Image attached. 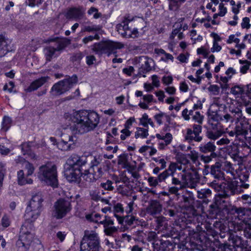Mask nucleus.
Segmentation results:
<instances>
[{"label": "nucleus", "instance_id": "9", "mask_svg": "<svg viewBox=\"0 0 251 251\" xmlns=\"http://www.w3.org/2000/svg\"><path fill=\"white\" fill-rule=\"evenodd\" d=\"M87 161L88 157L86 156L73 154L67 159L66 165L82 172L87 169Z\"/></svg>", "mask_w": 251, "mask_h": 251}, {"label": "nucleus", "instance_id": "56", "mask_svg": "<svg viewBox=\"0 0 251 251\" xmlns=\"http://www.w3.org/2000/svg\"><path fill=\"white\" fill-rule=\"evenodd\" d=\"M217 155H212L210 154L209 155H201L200 156L201 160L205 164H207L210 162L212 159L216 157Z\"/></svg>", "mask_w": 251, "mask_h": 251}, {"label": "nucleus", "instance_id": "61", "mask_svg": "<svg viewBox=\"0 0 251 251\" xmlns=\"http://www.w3.org/2000/svg\"><path fill=\"white\" fill-rule=\"evenodd\" d=\"M148 115L146 113H145L143 115L142 117L140 119V124L145 127L148 128Z\"/></svg>", "mask_w": 251, "mask_h": 251}, {"label": "nucleus", "instance_id": "59", "mask_svg": "<svg viewBox=\"0 0 251 251\" xmlns=\"http://www.w3.org/2000/svg\"><path fill=\"white\" fill-rule=\"evenodd\" d=\"M89 195L91 200L98 201L100 200V196L99 195L98 192L95 190L90 191Z\"/></svg>", "mask_w": 251, "mask_h": 251}, {"label": "nucleus", "instance_id": "42", "mask_svg": "<svg viewBox=\"0 0 251 251\" xmlns=\"http://www.w3.org/2000/svg\"><path fill=\"white\" fill-rule=\"evenodd\" d=\"M85 218L88 221L100 224V220L101 218V215L98 213H91L87 214L85 216Z\"/></svg>", "mask_w": 251, "mask_h": 251}, {"label": "nucleus", "instance_id": "16", "mask_svg": "<svg viewBox=\"0 0 251 251\" xmlns=\"http://www.w3.org/2000/svg\"><path fill=\"white\" fill-rule=\"evenodd\" d=\"M226 191H224L222 194H219V196L222 198L229 197L230 195H234L241 192L238 189L237 182L236 181H228L226 184Z\"/></svg>", "mask_w": 251, "mask_h": 251}, {"label": "nucleus", "instance_id": "32", "mask_svg": "<svg viewBox=\"0 0 251 251\" xmlns=\"http://www.w3.org/2000/svg\"><path fill=\"white\" fill-rule=\"evenodd\" d=\"M212 192L210 189H201L197 191V196L199 199H203V201L207 203L209 198L211 196Z\"/></svg>", "mask_w": 251, "mask_h": 251}, {"label": "nucleus", "instance_id": "54", "mask_svg": "<svg viewBox=\"0 0 251 251\" xmlns=\"http://www.w3.org/2000/svg\"><path fill=\"white\" fill-rule=\"evenodd\" d=\"M243 92V89L239 86H235L231 88L230 93L235 96L241 95Z\"/></svg>", "mask_w": 251, "mask_h": 251}, {"label": "nucleus", "instance_id": "31", "mask_svg": "<svg viewBox=\"0 0 251 251\" xmlns=\"http://www.w3.org/2000/svg\"><path fill=\"white\" fill-rule=\"evenodd\" d=\"M145 61L144 64H142L141 68L139 70V74H145L147 73L150 72L151 70V65L153 63V61L152 59L145 57Z\"/></svg>", "mask_w": 251, "mask_h": 251}, {"label": "nucleus", "instance_id": "58", "mask_svg": "<svg viewBox=\"0 0 251 251\" xmlns=\"http://www.w3.org/2000/svg\"><path fill=\"white\" fill-rule=\"evenodd\" d=\"M192 118L198 124H202L203 120V116L200 114L199 112H196L195 114L193 115Z\"/></svg>", "mask_w": 251, "mask_h": 251}, {"label": "nucleus", "instance_id": "19", "mask_svg": "<svg viewBox=\"0 0 251 251\" xmlns=\"http://www.w3.org/2000/svg\"><path fill=\"white\" fill-rule=\"evenodd\" d=\"M162 206L157 200H151L150 201L146 211L148 214L154 216L159 214L162 211Z\"/></svg>", "mask_w": 251, "mask_h": 251}, {"label": "nucleus", "instance_id": "46", "mask_svg": "<svg viewBox=\"0 0 251 251\" xmlns=\"http://www.w3.org/2000/svg\"><path fill=\"white\" fill-rule=\"evenodd\" d=\"M156 136L158 139L164 140L166 145L170 144L173 139L172 135L170 133H166L164 136H162L160 134H156Z\"/></svg>", "mask_w": 251, "mask_h": 251}, {"label": "nucleus", "instance_id": "38", "mask_svg": "<svg viewBox=\"0 0 251 251\" xmlns=\"http://www.w3.org/2000/svg\"><path fill=\"white\" fill-rule=\"evenodd\" d=\"M134 236V239L143 243H145V239L147 238V234L143 230H137L134 232L133 234Z\"/></svg>", "mask_w": 251, "mask_h": 251}, {"label": "nucleus", "instance_id": "11", "mask_svg": "<svg viewBox=\"0 0 251 251\" xmlns=\"http://www.w3.org/2000/svg\"><path fill=\"white\" fill-rule=\"evenodd\" d=\"M90 158H91L90 170L97 178H100L103 174L105 167L103 158L101 155L90 156L89 157V159Z\"/></svg>", "mask_w": 251, "mask_h": 251}, {"label": "nucleus", "instance_id": "4", "mask_svg": "<svg viewBox=\"0 0 251 251\" xmlns=\"http://www.w3.org/2000/svg\"><path fill=\"white\" fill-rule=\"evenodd\" d=\"M100 238L94 232L85 233L80 245V251H100Z\"/></svg>", "mask_w": 251, "mask_h": 251}, {"label": "nucleus", "instance_id": "6", "mask_svg": "<svg viewBox=\"0 0 251 251\" xmlns=\"http://www.w3.org/2000/svg\"><path fill=\"white\" fill-rule=\"evenodd\" d=\"M77 82V77L74 75L55 83L52 87L50 93L52 96H59L69 91Z\"/></svg>", "mask_w": 251, "mask_h": 251}, {"label": "nucleus", "instance_id": "15", "mask_svg": "<svg viewBox=\"0 0 251 251\" xmlns=\"http://www.w3.org/2000/svg\"><path fill=\"white\" fill-rule=\"evenodd\" d=\"M250 208H246L243 207H237L234 205H230L227 208V212L230 215H234L235 219L237 218L239 220H242L244 216L251 212Z\"/></svg>", "mask_w": 251, "mask_h": 251}, {"label": "nucleus", "instance_id": "51", "mask_svg": "<svg viewBox=\"0 0 251 251\" xmlns=\"http://www.w3.org/2000/svg\"><path fill=\"white\" fill-rule=\"evenodd\" d=\"M163 117H165L167 120L170 119V117L168 115H167L165 113L163 112H160L158 114H157L154 116V119L159 125L163 124L162 119Z\"/></svg>", "mask_w": 251, "mask_h": 251}, {"label": "nucleus", "instance_id": "64", "mask_svg": "<svg viewBox=\"0 0 251 251\" xmlns=\"http://www.w3.org/2000/svg\"><path fill=\"white\" fill-rule=\"evenodd\" d=\"M208 89L209 91L213 92L214 95L218 94L220 91L219 87L216 85H211Z\"/></svg>", "mask_w": 251, "mask_h": 251}, {"label": "nucleus", "instance_id": "62", "mask_svg": "<svg viewBox=\"0 0 251 251\" xmlns=\"http://www.w3.org/2000/svg\"><path fill=\"white\" fill-rule=\"evenodd\" d=\"M250 19L248 17H245L243 19L241 26L243 28L249 29L250 28Z\"/></svg>", "mask_w": 251, "mask_h": 251}, {"label": "nucleus", "instance_id": "55", "mask_svg": "<svg viewBox=\"0 0 251 251\" xmlns=\"http://www.w3.org/2000/svg\"><path fill=\"white\" fill-rule=\"evenodd\" d=\"M11 122V120L9 117L4 116L2 122V129L6 131L10 127Z\"/></svg>", "mask_w": 251, "mask_h": 251}, {"label": "nucleus", "instance_id": "29", "mask_svg": "<svg viewBox=\"0 0 251 251\" xmlns=\"http://www.w3.org/2000/svg\"><path fill=\"white\" fill-rule=\"evenodd\" d=\"M48 78V77L44 76L33 81L27 88L26 91L28 92H31L36 90L39 87L43 85L47 81Z\"/></svg>", "mask_w": 251, "mask_h": 251}, {"label": "nucleus", "instance_id": "20", "mask_svg": "<svg viewBox=\"0 0 251 251\" xmlns=\"http://www.w3.org/2000/svg\"><path fill=\"white\" fill-rule=\"evenodd\" d=\"M12 50L11 46V41L0 35V57H3L8 52Z\"/></svg>", "mask_w": 251, "mask_h": 251}, {"label": "nucleus", "instance_id": "47", "mask_svg": "<svg viewBox=\"0 0 251 251\" xmlns=\"http://www.w3.org/2000/svg\"><path fill=\"white\" fill-rule=\"evenodd\" d=\"M229 111L232 114H234V115L237 118H241L242 119L243 114L240 108L230 105L229 106Z\"/></svg>", "mask_w": 251, "mask_h": 251}, {"label": "nucleus", "instance_id": "57", "mask_svg": "<svg viewBox=\"0 0 251 251\" xmlns=\"http://www.w3.org/2000/svg\"><path fill=\"white\" fill-rule=\"evenodd\" d=\"M16 246L18 249V251H26L29 248L25 245V243L20 239L16 242Z\"/></svg>", "mask_w": 251, "mask_h": 251}, {"label": "nucleus", "instance_id": "1", "mask_svg": "<svg viewBox=\"0 0 251 251\" xmlns=\"http://www.w3.org/2000/svg\"><path fill=\"white\" fill-rule=\"evenodd\" d=\"M66 124L74 134H83L93 130L99 123V115L94 111L81 110L64 115Z\"/></svg>", "mask_w": 251, "mask_h": 251}, {"label": "nucleus", "instance_id": "37", "mask_svg": "<svg viewBox=\"0 0 251 251\" xmlns=\"http://www.w3.org/2000/svg\"><path fill=\"white\" fill-rule=\"evenodd\" d=\"M169 1V8L170 10H176L179 8L181 5L186 0H168Z\"/></svg>", "mask_w": 251, "mask_h": 251}, {"label": "nucleus", "instance_id": "27", "mask_svg": "<svg viewBox=\"0 0 251 251\" xmlns=\"http://www.w3.org/2000/svg\"><path fill=\"white\" fill-rule=\"evenodd\" d=\"M25 226L23 225L21 228V235L20 238L25 243V245L28 248L32 243L33 235L29 232H26Z\"/></svg>", "mask_w": 251, "mask_h": 251}, {"label": "nucleus", "instance_id": "36", "mask_svg": "<svg viewBox=\"0 0 251 251\" xmlns=\"http://www.w3.org/2000/svg\"><path fill=\"white\" fill-rule=\"evenodd\" d=\"M57 51L55 50V47L52 46H49L45 49V53L46 59L48 61H50L53 57L54 56L55 53Z\"/></svg>", "mask_w": 251, "mask_h": 251}, {"label": "nucleus", "instance_id": "5", "mask_svg": "<svg viewBox=\"0 0 251 251\" xmlns=\"http://www.w3.org/2000/svg\"><path fill=\"white\" fill-rule=\"evenodd\" d=\"M77 82V77L74 75L55 83L52 87L50 93L52 96H59L69 91Z\"/></svg>", "mask_w": 251, "mask_h": 251}, {"label": "nucleus", "instance_id": "3", "mask_svg": "<svg viewBox=\"0 0 251 251\" xmlns=\"http://www.w3.org/2000/svg\"><path fill=\"white\" fill-rule=\"evenodd\" d=\"M38 177L40 180L47 185L57 187L58 181L56 165L48 162L39 167Z\"/></svg>", "mask_w": 251, "mask_h": 251}, {"label": "nucleus", "instance_id": "23", "mask_svg": "<svg viewBox=\"0 0 251 251\" xmlns=\"http://www.w3.org/2000/svg\"><path fill=\"white\" fill-rule=\"evenodd\" d=\"M222 164L219 162H216L215 164L210 166V175L217 180L223 179L224 173L221 170Z\"/></svg>", "mask_w": 251, "mask_h": 251}, {"label": "nucleus", "instance_id": "14", "mask_svg": "<svg viewBox=\"0 0 251 251\" xmlns=\"http://www.w3.org/2000/svg\"><path fill=\"white\" fill-rule=\"evenodd\" d=\"M233 226V229H230V230H233L234 232L237 231H239L243 229L244 234L245 236L247 238H251V225L242 223L241 221L240 223H236L235 222H231L228 223L229 227Z\"/></svg>", "mask_w": 251, "mask_h": 251}, {"label": "nucleus", "instance_id": "53", "mask_svg": "<svg viewBox=\"0 0 251 251\" xmlns=\"http://www.w3.org/2000/svg\"><path fill=\"white\" fill-rule=\"evenodd\" d=\"M117 231V228L113 226L104 228V232L107 236H113Z\"/></svg>", "mask_w": 251, "mask_h": 251}, {"label": "nucleus", "instance_id": "10", "mask_svg": "<svg viewBox=\"0 0 251 251\" xmlns=\"http://www.w3.org/2000/svg\"><path fill=\"white\" fill-rule=\"evenodd\" d=\"M151 186L156 187L158 183L165 182L168 185V188L172 186V172L168 169L160 173L156 178L152 176L149 177L148 179Z\"/></svg>", "mask_w": 251, "mask_h": 251}, {"label": "nucleus", "instance_id": "7", "mask_svg": "<svg viewBox=\"0 0 251 251\" xmlns=\"http://www.w3.org/2000/svg\"><path fill=\"white\" fill-rule=\"evenodd\" d=\"M124 47V45L121 43L109 41L95 43L92 49L98 54L108 53L109 54L112 52L115 53V50L122 49Z\"/></svg>", "mask_w": 251, "mask_h": 251}, {"label": "nucleus", "instance_id": "41", "mask_svg": "<svg viewBox=\"0 0 251 251\" xmlns=\"http://www.w3.org/2000/svg\"><path fill=\"white\" fill-rule=\"evenodd\" d=\"M100 186L105 190L112 191L114 189V183L110 180H104L101 182Z\"/></svg>", "mask_w": 251, "mask_h": 251}, {"label": "nucleus", "instance_id": "35", "mask_svg": "<svg viewBox=\"0 0 251 251\" xmlns=\"http://www.w3.org/2000/svg\"><path fill=\"white\" fill-rule=\"evenodd\" d=\"M31 143H25L21 145V150L24 155L27 154L31 157L32 159L35 158V155L31 151Z\"/></svg>", "mask_w": 251, "mask_h": 251}, {"label": "nucleus", "instance_id": "26", "mask_svg": "<svg viewBox=\"0 0 251 251\" xmlns=\"http://www.w3.org/2000/svg\"><path fill=\"white\" fill-rule=\"evenodd\" d=\"M50 41L55 42V45L53 47H55V50L57 51L64 50L71 43V40L68 38L59 39L58 37L51 39Z\"/></svg>", "mask_w": 251, "mask_h": 251}, {"label": "nucleus", "instance_id": "17", "mask_svg": "<svg viewBox=\"0 0 251 251\" xmlns=\"http://www.w3.org/2000/svg\"><path fill=\"white\" fill-rule=\"evenodd\" d=\"M129 20L126 18L123 22L117 25V31L123 37L129 38L131 37V30L128 27Z\"/></svg>", "mask_w": 251, "mask_h": 251}, {"label": "nucleus", "instance_id": "30", "mask_svg": "<svg viewBox=\"0 0 251 251\" xmlns=\"http://www.w3.org/2000/svg\"><path fill=\"white\" fill-rule=\"evenodd\" d=\"M75 137L74 136H69L63 139L61 141L60 144L62 145L64 150H70L72 148V146H74L75 142L76 141Z\"/></svg>", "mask_w": 251, "mask_h": 251}, {"label": "nucleus", "instance_id": "8", "mask_svg": "<svg viewBox=\"0 0 251 251\" xmlns=\"http://www.w3.org/2000/svg\"><path fill=\"white\" fill-rule=\"evenodd\" d=\"M53 216L57 219L65 217L71 209V202L63 199H60L54 204Z\"/></svg>", "mask_w": 251, "mask_h": 251}, {"label": "nucleus", "instance_id": "24", "mask_svg": "<svg viewBox=\"0 0 251 251\" xmlns=\"http://www.w3.org/2000/svg\"><path fill=\"white\" fill-rule=\"evenodd\" d=\"M199 149L200 151L203 154L210 153V154L212 155H217L215 152L216 150V147L213 142L209 141L207 143L201 144Z\"/></svg>", "mask_w": 251, "mask_h": 251}, {"label": "nucleus", "instance_id": "44", "mask_svg": "<svg viewBox=\"0 0 251 251\" xmlns=\"http://www.w3.org/2000/svg\"><path fill=\"white\" fill-rule=\"evenodd\" d=\"M183 201L188 204H192L194 203V197L192 193L187 191L185 195L182 196Z\"/></svg>", "mask_w": 251, "mask_h": 251}, {"label": "nucleus", "instance_id": "28", "mask_svg": "<svg viewBox=\"0 0 251 251\" xmlns=\"http://www.w3.org/2000/svg\"><path fill=\"white\" fill-rule=\"evenodd\" d=\"M40 211H34L31 208H26L25 214V219L28 223H30L34 222L40 214Z\"/></svg>", "mask_w": 251, "mask_h": 251}, {"label": "nucleus", "instance_id": "13", "mask_svg": "<svg viewBox=\"0 0 251 251\" xmlns=\"http://www.w3.org/2000/svg\"><path fill=\"white\" fill-rule=\"evenodd\" d=\"M64 173L65 177L70 182L79 183L81 176H82V172L77 169H75L66 165L64 167Z\"/></svg>", "mask_w": 251, "mask_h": 251}, {"label": "nucleus", "instance_id": "25", "mask_svg": "<svg viewBox=\"0 0 251 251\" xmlns=\"http://www.w3.org/2000/svg\"><path fill=\"white\" fill-rule=\"evenodd\" d=\"M228 240L231 241L235 247L240 248L241 250L247 246V242L243 240L239 236L234 234H230L228 237Z\"/></svg>", "mask_w": 251, "mask_h": 251}, {"label": "nucleus", "instance_id": "34", "mask_svg": "<svg viewBox=\"0 0 251 251\" xmlns=\"http://www.w3.org/2000/svg\"><path fill=\"white\" fill-rule=\"evenodd\" d=\"M18 182L20 185H24L26 184H31L33 180L31 178H27L25 176V174L23 170H20L17 173Z\"/></svg>", "mask_w": 251, "mask_h": 251}, {"label": "nucleus", "instance_id": "2", "mask_svg": "<svg viewBox=\"0 0 251 251\" xmlns=\"http://www.w3.org/2000/svg\"><path fill=\"white\" fill-rule=\"evenodd\" d=\"M177 169L180 170L181 166L175 162L169 165V170L172 172V186L169 187V192L172 194H177L179 190L186 187L195 188L199 177L197 173H176Z\"/></svg>", "mask_w": 251, "mask_h": 251}, {"label": "nucleus", "instance_id": "63", "mask_svg": "<svg viewBox=\"0 0 251 251\" xmlns=\"http://www.w3.org/2000/svg\"><path fill=\"white\" fill-rule=\"evenodd\" d=\"M43 1V0H26V3L31 7H34L35 5L40 4Z\"/></svg>", "mask_w": 251, "mask_h": 251}, {"label": "nucleus", "instance_id": "52", "mask_svg": "<svg viewBox=\"0 0 251 251\" xmlns=\"http://www.w3.org/2000/svg\"><path fill=\"white\" fill-rule=\"evenodd\" d=\"M128 156L126 154H122L119 156L118 160V164L122 165V167L125 166L128 163Z\"/></svg>", "mask_w": 251, "mask_h": 251}, {"label": "nucleus", "instance_id": "60", "mask_svg": "<svg viewBox=\"0 0 251 251\" xmlns=\"http://www.w3.org/2000/svg\"><path fill=\"white\" fill-rule=\"evenodd\" d=\"M101 29V27L100 25H93L92 26H86L84 27V31L89 32L92 31H98Z\"/></svg>", "mask_w": 251, "mask_h": 251}, {"label": "nucleus", "instance_id": "12", "mask_svg": "<svg viewBox=\"0 0 251 251\" xmlns=\"http://www.w3.org/2000/svg\"><path fill=\"white\" fill-rule=\"evenodd\" d=\"M202 124H195L193 125V130L191 128L187 129V133L185 135V138L186 140L195 141L200 142L202 139V137L200 136L199 134L201 132Z\"/></svg>", "mask_w": 251, "mask_h": 251}, {"label": "nucleus", "instance_id": "50", "mask_svg": "<svg viewBox=\"0 0 251 251\" xmlns=\"http://www.w3.org/2000/svg\"><path fill=\"white\" fill-rule=\"evenodd\" d=\"M239 62L241 64H244L240 68V72L243 74H246L247 71L249 70L250 66L251 65V62L247 60H240Z\"/></svg>", "mask_w": 251, "mask_h": 251}, {"label": "nucleus", "instance_id": "39", "mask_svg": "<svg viewBox=\"0 0 251 251\" xmlns=\"http://www.w3.org/2000/svg\"><path fill=\"white\" fill-rule=\"evenodd\" d=\"M217 244H216V246L222 251H237L235 247L232 245H229L227 243H221L218 241L217 242Z\"/></svg>", "mask_w": 251, "mask_h": 251}, {"label": "nucleus", "instance_id": "40", "mask_svg": "<svg viewBox=\"0 0 251 251\" xmlns=\"http://www.w3.org/2000/svg\"><path fill=\"white\" fill-rule=\"evenodd\" d=\"M136 129L137 131L135 133V137L136 139H137L139 137L145 138L149 135L148 130L147 128L137 127Z\"/></svg>", "mask_w": 251, "mask_h": 251}, {"label": "nucleus", "instance_id": "18", "mask_svg": "<svg viewBox=\"0 0 251 251\" xmlns=\"http://www.w3.org/2000/svg\"><path fill=\"white\" fill-rule=\"evenodd\" d=\"M43 199L40 193H38L32 196L31 200L30 201L27 208H31L33 210L39 211L41 212V209L42 206V202Z\"/></svg>", "mask_w": 251, "mask_h": 251}, {"label": "nucleus", "instance_id": "43", "mask_svg": "<svg viewBox=\"0 0 251 251\" xmlns=\"http://www.w3.org/2000/svg\"><path fill=\"white\" fill-rule=\"evenodd\" d=\"M223 132L220 130H208L206 132L207 137L211 140H215L219 138L222 135Z\"/></svg>", "mask_w": 251, "mask_h": 251}, {"label": "nucleus", "instance_id": "49", "mask_svg": "<svg viewBox=\"0 0 251 251\" xmlns=\"http://www.w3.org/2000/svg\"><path fill=\"white\" fill-rule=\"evenodd\" d=\"M100 224L103 225L104 228L113 226L114 225V222L111 218L107 216H104V219L100 221Z\"/></svg>", "mask_w": 251, "mask_h": 251}, {"label": "nucleus", "instance_id": "45", "mask_svg": "<svg viewBox=\"0 0 251 251\" xmlns=\"http://www.w3.org/2000/svg\"><path fill=\"white\" fill-rule=\"evenodd\" d=\"M87 181L91 182L92 180L98 179L95 176L91 173H89V170L86 169L82 171V176H81Z\"/></svg>", "mask_w": 251, "mask_h": 251}, {"label": "nucleus", "instance_id": "22", "mask_svg": "<svg viewBox=\"0 0 251 251\" xmlns=\"http://www.w3.org/2000/svg\"><path fill=\"white\" fill-rule=\"evenodd\" d=\"M234 130L236 133V137L240 135H246L248 134V124L245 117L238 121H236Z\"/></svg>", "mask_w": 251, "mask_h": 251}, {"label": "nucleus", "instance_id": "21", "mask_svg": "<svg viewBox=\"0 0 251 251\" xmlns=\"http://www.w3.org/2000/svg\"><path fill=\"white\" fill-rule=\"evenodd\" d=\"M84 14V10L81 7L70 8L66 14L67 19H81Z\"/></svg>", "mask_w": 251, "mask_h": 251}, {"label": "nucleus", "instance_id": "48", "mask_svg": "<svg viewBox=\"0 0 251 251\" xmlns=\"http://www.w3.org/2000/svg\"><path fill=\"white\" fill-rule=\"evenodd\" d=\"M119 224H123V222L125 221L126 225L128 226L132 225L134 222L135 221V218L134 216H127L124 219L123 218H120L118 219Z\"/></svg>", "mask_w": 251, "mask_h": 251}, {"label": "nucleus", "instance_id": "33", "mask_svg": "<svg viewBox=\"0 0 251 251\" xmlns=\"http://www.w3.org/2000/svg\"><path fill=\"white\" fill-rule=\"evenodd\" d=\"M16 161L17 163H22L24 164L25 169L27 170V176H31L33 173L34 168L32 164L25 161V159L21 157H18V159L16 160Z\"/></svg>", "mask_w": 251, "mask_h": 251}]
</instances>
